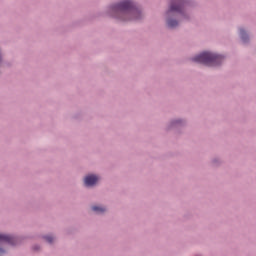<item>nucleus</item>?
<instances>
[{"instance_id":"f03ea898","label":"nucleus","mask_w":256,"mask_h":256,"mask_svg":"<svg viewBox=\"0 0 256 256\" xmlns=\"http://www.w3.org/2000/svg\"><path fill=\"white\" fill-rule=\"evenodd\" d=\"M195 63H202L203 65H208L210 67H215L223 62V56L213 54L210 52H203L200 55L192 59Z\"/></svg>"},{"instance_id":"6e6552de","label":"nucleus","mask_w":256,"mask_h":256,"mask_svg":"<svg viewBox=\"0 0 256 256\" xmlns=\"http://www.w3.org/2000/svg\"><path fill=\"white\" fill-rule=\"evenodd\" d=\"M240 36L242 40L247 41V34L245 33V30H240Z\"/></svg>"},{"instance_id":"39448f33","label":"nucleus","mask_w":256,"mask_h":256,"mask_svg":"<svg viewBox=\"0 0 256 256\" xmlns=\"http://www.w3.org/2000/svg\"><path fill=\"white\" fill-rule=\"evenodd\" d=\"M15 241H17V238L13 236L0 234V243H9L10 245H15Z\"/></svg>"},{"instance_id":"1a4fd4ad","label":"nucleus","mask_w":256,"mask_h":256,"mask_svg":"<svg viewBox=\"0 0 256 256\" xmlns=\"http://www.w3.org/2000/svg\"><path fill=\"white\" fill-rule=\"evenodd\" d=\"M45 239L48 243H53V236H46Z\"/></svg>"},{"instance_id":"423d86ee","label":"nucleus","mask_w":256,"mask_h":256,"mask_svg":"<svg viewBox=\"0 0 256 256\" xmlns=\"http://www.w3.org/2000/svg\"><path fill=\"white\" fill-rule=\"evenodd\" d=\"M92 211H95V213H105L106 209L101 206H93Z\"/></svg>"},{"instance_id":"7ed1b4c3","label":"nucleus","mask_w":256,"mask_h":256,"mask_svg":"<svg viewBox=\"0 0 256 256\" xmlns=\"http://www.w3.org/2000/svg\"><path fill=\"white\" fill-rule=\"evenodd\" d=\"M182 5H183V0H172L170 9L168 10L167 15L175 11L177 13H181Z\"/></svg>"},{"instance_id":"9d476101","label":"nucleus","mask_w":256,"mask_h":256,"mask_svg":"<svg viewBox=\"0 0 256 256\" xmlns=\"http://www.w3.org/2000/svg\"><path fill=\"white\" fill-rule=\"evenodd\" d=\"M5 254V250L0 248V256H3Z\"/></svg>"},{"instance_id":"20e7f679","label":"nucleus","mask_w":256,"mask_h":256,"mask_svg":"<svg viewBox=\"0 0 256 256\" xmlns=\"http://www.w3.org/2000/svg\"><path fill=\"white\" fill-rule=\"evenodd\" d=\"M97 181H99V176L97 175H88L84 179L86 187H93V185H97Z\"/></svg>"},{"instance_id":"f257e3e1","label":"nucleus","mask_w":256,"mask_h":256,"mask_svg":"<svg viewBox=\"0 0 256 256\" xmlns=\"http://www.w3.org/2000/svg\"><path fill=\"white\" fill-rule=\"evenodd\" d=\"M113 13L117 15H124L126 17L132 16L134 20L141 19V11L135 8L133 2L124 0L112 6Z\"/></svg>"},{"instance_id":"0eeeda50","label":"nucleus","mask_w":256,"mask_h":256,"mask_svg":"<svg viewBox=\"0 0 256 256\" xmlns=\"http://www.w3.org/2000/svg\"><path fill=\"white\" fill-rule=\"evenodd\" d=\"M167 25H168V27H170V29H174V27H177V25H179V23L175 20H168Z\"/></svg>"}]
</instances>
